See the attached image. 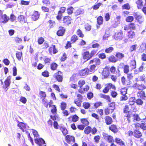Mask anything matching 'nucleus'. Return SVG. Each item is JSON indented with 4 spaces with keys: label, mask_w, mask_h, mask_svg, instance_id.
Listing matches in <instances>:
<instances>
[{
    "label": "nucleus",
    "mask_w": 146,
    "mask_h": 146,
    "mask_svg": "<svg viewBox=\"0 0 146 146\" xmlns=\"http://www.w3.org/2000/svg\"><path fill=\"white\" fill-rule=\"evenodd\" d=\"M122 9L123 10L125 9L129 10L131 8V7L129 3H126L122 6Z\"/></svg>",
    "instance_id": "obj_51"
},
{
    "label": "nucleus",
    "mask_w": 146,
    "mask_h": 146,
    "mask_svg": "<svg viewBox=\"0 0 146 146\" xmlns=\"http://www.w3.org/2000/svg\"><path fill=\"white\" fill-rule=\"evenodd\" d=\"M128 135L131 137L133 136L137 139L141 138L143 137V133L139 129H136L133 130V131L129 130L128 132Z\"/></svg>",
    "instance_id": "obj_2"
},
{
    "label": "nucleus",
    "mask_w": 146,
    "mask_h": 146,
    "mask_svg": "<svg viewBox=\"0 0 146 146\" xmlns=\"http://www.w3.org/2000/svg\"><path fill=\"white\" fill-rule=\"evenodd\" d=\"M11 76L7 77L4 82V84L3 85V88L4 89H6L9 87L11 84Z\"/></svg>",
    "instance_id": "obj_17"
},
{
    "label": "nucleus",
    "mask_w": 146,
    "mask_h": 146,
    "mask_svg": "<svg viewBox=\"0 0 146 146\" xmlns=\"http://www.w3.org/2000/svg\"><path fill=\"white\" fill-rule=\"evenodd\" d=\"M97 24L99 25H100L103 24V19L102 16H99L97 18Z\"/></svg>",
    "instance_id": "obj_41"
},
{
    "label": "nucleus",
    "mask_w": 146,
    "mask_h": 146,
    "mask_svg": "<svg viewBox=\"0 0 146 146\" xmlns=\"http://www.w3.org/2000/svg\"><path fill=\"white\" fill-rule=\"evenodd\" d=\"M137 8L138 9H141L143 6V0H137L135 2Z\"/></svg>",
    "instance_id": "obj_34"
},
{
    "label": "nucleus",
    "mask_w": 146,
    "mask_h": 146,
    "mask_svg": "<svg viewBox=\"0 0 146 146\" xmlns=\"http://www.w3.org/2000/svg\"><path fill=\"white\" fill-rule=\"evenodd\" d=\"M137 27L135 24L133 22L130 23L127 25H125L124 27V30L127 31L129 30H135L136 28Z\"/></svg>",
    "instance_id": "obj_10"
},
{
    "label": "nucleus",
    "mask_w": 146,
    "mask_h": 146,
    "mask_svg": "<svg viewBox=\"0 0 146 146\" xmlns=\"http://www.w3.org/2000/svg\"><path fill=\"white\" fill-rule=\"evenodd\" d=\"M108 59L110 62L115 63L118 61V59L116 57L113 55L111 54L110 56L108 58Z\"/></svg>",
    "instance_id": "obj_20"
},
{
    "label": "nucleus",
    "mask_w": 146,
    "mask_h": 146,
    "mask_svg": "<svg viewBox=\"0 0 146 146\" xmlns=\"http://www.w3.org/2000/svg\"><path fill=\"white\" fill-rule=\"evenodd\" d=\"M74 9L73 7L72 6L68 8L67 10V14L69 15H72L73 13Z\"/></svg>",
    "instance_id": "obj_57"
},
{
    "label": "nucleus",
    "mask_w": 146,
    "mask_h": 146,
    "mask_svg": "<svg viewBox=\"0 0 146 146\" xmlns=\"http://www.w3.org/2000/svg\"><path fill=\"white\" fill-rule=\"evenodd\" d=\"M76 33L79 37L83 38L84 36V34L80 29H78L77 30Z\"/></svg>",
    "instance_id": "obj_61"
},
{
    "label": "nucleus",
    "mask_w": 146,
    "mask_h": 146,
    "mask_svg": "<svg viewBox=\"0 0 146 146\" xmlns=\"http://www.w3.org/2000/svg\"><path fill=\"white\" fill-rule=\"evenodd\" d=\"M105 123L107 125L111 124L113 122L112 118L109 115H106L104 117Z\"/></svg>",
    "instance_id": "obj_21"
},
{
    "label": "nucleus",
    "mask_w": 146,
    "mask_h": 146,
    "mask_svg": "<svg viewBox=\"0 0 146 146\" xmlns=\"http://www.w3.org/2000/svg\"><path fill=\"white\" fill-rule=\"evenodd\" d=\"M90 106V104L89 102H84L83 103L82 106L85 109H88Z\"/></svg>",
    "instance_id": "obj_58"
},
{
    "label": "nucleus",
    "mask_w": 146,
    "mask_h": 146,
    "mask_svg": "<svg viewBox=\"0 0 146 146\" xmlns=\"http://www.w3.org/2000/svg\"><path fill=\"white\" fill-rule=\"evenodd\" d=\"M89 86L88 85H86L83 88H79L78 90V92L81 94H84L88 91L89 90Z\"/></svg>",
    "instance_id": "obj_24"
},
{
    "label": "nucleus",
    "mask_w": 146,
    "mask_h": 146,
    "mask_svg": "<svg viewBox=\"0 0 146 146\" xmlns=\"http://www.w3.org/2000/svg\"><path fill=\"white\" fill-rule=\"evenodd\" d=\"M135 19L139 23H141L143 22L144 19L143 17L140 15H136L135 16Z\"/></svg>",
    "instance_id": "obj_32"
},
{
    "label": "nucleus",
    "mask_w": 146,
    "mask_h": 146,
    "mask_svg": "<svg viewBox=\"0 0 146 146\" xmlns=\"http://www.w3.org/2000/svg\"><path fill=\"white\" fill-rule=\"evenodd\" d=\"M65 31V29L64 27L60 26L58 27V30L56 32V34L58 36H62L64 35Z\"/></svg>",
    "instance_id": "obj_15"
},
{
    "label": "nucleus",
    "mask_w": 146,
    "mask_h": 146,
    "mask_svg": "<svg viewBox=\"0 0 146 146\" xmlns=\"http://www.w3.org/2000/svg\"><path fill=\"white\" fill-rule=\"evenodd\" d=\"M111 88L115 90L116 88L114 85L110 83H108L102 90V92L104 94L107 93Z\"/></svg>",
    "instance_id": "obj_8"
},
{
    "label": "nucleus",
    "mask_w": 146,
    "mask_h": 146,
    "mask_svg": "<svg viewBox=\"0 0 146 146\" xmlns=\"http://www.w3.org/2000/svg\"><path fill=\"white\" fill-rule=\"evenodd\" d=\"M35 143L39 146H42L43 144H45V142L42 138H40L35 140Z\"/></svg>",
    "instance_id": "obj_29"
},
{
    "label": "nucleus",
    "mask_w": 146,
    "mask_h": 146,
    "mask_svg": "<svg viewBox=\"0 0 146 146\" xmlns=\"http://www.w3.org/2000/svg\"><path fill=\"white\" fill-rule=\"evenodd\" d=\"M39 95L40 98L43 101L45 100L46 97V94L45 92L43 91H40L39 93Z\"/></svg>",
    "instance_id": "obj_38"
},
{
    "label": "nucleus",
    "mask_w": 146,
    "mask_h": 146,
    "mask_svg": "<svg viewBox=\"0 0 146 146\" xmlns=\"http://www.w3.org/2000/svg\"><path fill=\"white\" fill-rule=\"evenodd\" d=\"M134 19V18L133 16H129L126 17L125 20L127 22L131 23L133 21Z\"/></svg>",
    "instance_id": "obj_53"
},
{
    "label": "nucleus",
    "mask_w": 146,
    "mask_h": 146,
    "mask_svg": "<svg viewBox=\"0 0 146 146\" xmlns=\"http://www.w3.org/2000/svg\"><path fill=\"white\" fill-rule=\"evenodd\" d=\"M135 86L139 90H143L146 89V86L143 84H139L136 83Z\"/></svg>",
    "instance_id": "obj_25"
},
{
    "label": "nucleus",
    "mask_w": 146,
    "mask_h": 146,
    "mask_svg": "<svg viewBox=\"0 0 146 146\" xmlns=\"http://www.w3.org/2000/svg\"><path fill=\"white\" fill-rule=\"evenodd\" d=\"M82 56L83 59L86 60V61H88L91 58L90 52L88 51H86L83 52Z\"/></svg>",
    "instance_id": "obj_19"
},
{
    "label": "nucleus",
    "mask_w": 146,
    "mask_h": 146,
    "mask_svg": "<svg viewBox=\"0 0 146 146\" xmlns=\"http://www.w3.org/2000/svg\"><path fill=\"white\" fill-rule=\"evenodd\" d=\"M53 76L58 82L60 83L63 82L64 76L62 71L60 70L57 71L54 73Z\"/></svg>",
    "instance_id": "obj_5"
},
{
    "label": "nucleus",
    "mask_w": 146,
    "mask_h": 146,
    "mask_svg": "<svg viewBox=\"0 0 146 146\" xmlns=\"http://www.w3.org/2000/svg\"><path fill=\"white\" fill-rule=\"evenodd\" d=\"M49 43L47 41H45L42 46V49L46 50L49 47Z\"/></svg>",
    "instance_id": "obj_54"
},
{
    "label": "nucleus",
    "mask_w": 146,
    "mask_h": 146,
    "mask_svg": "<svg viewBox=\"0 0 146 146\" xmlns=\"http://www.w3.org/2000/svg\"><path fill=\"white\" fill-rule=\"evenodd\" d=\"M135 127L136 129L140 127L143 131H145V130L144 128H145V126L144 125V124L143 123H136L134 124Z\"/></svg>",
    "instance_id": "obj_30"
},
{
    "label": "nucleus",
    "mask_w": 146,
    "mask_h": 146,
    "mask_svg": "<svg viewBox=\"0 0 146 146\" xmlns=\"http://www.w3.org/2000/svg\"><path fill=\"white\" fill-rule=\"evenodd\" d=\"M60 107L61 110H64L67 107V104L64 102H61L60 103Z\"/></svg>",
    "instance_id": "obj_46"
},
{
    "label": "nucleus",
    "mask_w": 146,
    "mask_h": 146,
    "mask_svg": "<svg viewBox=\"0 0 146 146\" xmlns=\"http://www.w3.org/2000/svg\"><path fill=\"white\" fill-rule=\"evenodd\" d=\"M130 66L132 69L135 68L136 67V62L135 60H131L130 63Z\"/></svg>",
    "instance_id": "obj_39"
},
{
    "label": "nucleus",
    "mask_w": 146,
    "mask_h": 146,
    "mask_svg": "<svg viewBox=\"0 0 146 146\" xmlns=\"http://www.w3.org/2000/svg\"><path fill=\"white\" fill-rule=\"evenodd\" d=\"M18 21L20 23H24L25 21V17L23 15H20L18 17Z\"/></svg>",
    "instance_id": "obj_47"
},
{
    "label": "nucleus",
    "mask_w": 146,
    "mask_h": 146,
    "mask_svg": "<svg viewBox=\"0 0 146 146\" xmlns=\"http://www.w3.org/2000/svg\"><path fill=\"white\" fill-rule=\"evenodd\" d=\"M137 44H134L130 46L129 48V50L130 52L135 51L137 48Z\"/></svg>",
    "instance_id": "obj_45"
},
{
    "label": "nucleus",
    "mask_w": 146,
    "mask_h": 146,
    "mask_svg": "<svg viewBox=\"0 0 146 146\" xmlns=\"http://www.w3.org/2000/svg\"><path fill=\"white\" fill-rule=\"evenodd\" d=\"M72 20V19L69 16H65L62 18V23L64 26H68L71 24Z\"/></svg>",
    "instance_id": "obj_7"
},
{
    "label": "nucleus",
    "mask_w": 146,
    "mask_h": 146,
    "mask_svg": "<svg viewBox=\"0 0 146 146\" xmlns=\"http://www.w3.org/2000/svg\"><path fill=\"white\" fill-rule=\"evenodd\" d=\"M17 126L19 127V128L23 132L25 131V129L26 128L25 124L22 122L19 123L17 124Z\"/></svg>",
    "instance_id": "obj_31"
},
{
    "label": "nucleus",
    "mask_w": 146,
    "mask_h": 146,
    "mask_svg": "<svg viewBox=\"0 0 146 146\" xmlns=\"http://www.w3.org/2000/svg\"><path fill=\"white\" fill-rule=\"evenodd\" d=\"M94 107L90 108L89 111L90 112H94L96 109L100 106H102L103 103L101 101H98L93 104Z\"/></svg>",
    "instance_id": "obj_13"
},
{
    "label": "nucleus",
    "mask_w": 146,
    "mask_h": 146,
    "mask_svg": "<svg viewBox=\"0 0 146 146\" xmlns=\"http://www.w3.org/2000/svg\"><path fill=\"white\" fill-rule=\"evenodd\" d=\"M113 50V48L112 47L110 46L105 48V52L107 54H110L111 53Z\"/></svg>",
    "instance_id": "obj_49"
},
{
    "label": "nucleus",
    "mask_w": 146,
    "mask_h": 146,
    "mask_svg": "<svg viewBox=\"0 0 146 146\" xmlns=\"http://www.w3.org/2000/svg\"><path fill=\"white\" fill-rule=\"evenodd\" d=\"M137 95V97L140 98H143L146 97L145 92L143 90L138 92Z\"/></svg>",
    "instance_id": "obj_33"
},
{
    "label": "nucleus",
    "mask_w": 146,
    "mask_h": 146,
    "mask_svg": "<svg viewBox=\"0 0 146 146\" xmlns=\"http://www.w3.org/2000/svg\"><path fill=\"white\" fill-rule=\"evenodd\" d=\"M51 108L50 111L53 114H57V109L56 105H53L52 107H51Z\"/></svg>",
    "instance_id": "obj_48"
},
{
    "label": "nucleus",
    "mask_w": 146,
    "mask_h": 146,
    "mask_svg": "<svg viewBox=\"0 0 146 146\" xmlns=\"http://www.w3.org/2000/svg\"><path fill=\"white\" fill-rule=\"evenodd\" d=\"M80 121L82 124L84 125L85 126H88L90 123L87 119L86 118L81 119Z\"/></svg>",
    "instance_id": "obj_37"
},
{
    "label": "nucleus",
    "mask_w": 146,
    "mask_h": 146,
    "mask_svg": "<svg viewBox=\"0 0 146 146\" xmlns=\"http://www.w3.org/2000/svg\"><path fill=\"white\" fill-rule=\"evenodd\" d=\"M16 58L18 60H20L22 56V52L21 51H17L16 53Z\"/></svg>",
    "instance_id": "obj_60"
},
{
    "label": "nucleus",
    "mask_w": 146,
    "mask_h": 146,
    "mask_svg": "<svg viewBox=\"0 0 146 146\" xmlns=\"http://www.w3.org/2000/svg\"><path fill=\"white\" fill-rule=\"evenodd\" d=\"M123 72L126 74H127L129 72V66L127 64L125 65L124 66Z\"/></svg>",
    "instance_id": "obj_62"
},
{
    "label": "nucleus",
    "mask_w": 146,
    "mask_h": 146,
    "mask_svg": "<svg viewBox=\"0 0 146 146\" xmlns=\"http://www.w3.org/2000/svg\"><path fill=\"white\" fill-rule=\"evenodd\" d=\"M48 51L50 54H55L57 53L58 51L55 45L52 44L48 49Z\"/></svg>",
    "instance_id": "obj_16"
},
{
    "label": "nucleus",
    "mask_w": 146,
    "mask_h": 146,
    "mask_svg": "<svg viewBox=\"0 0 146 146\" xmlns=\"http://www.w3.org/2000/svg\"><path fill=\"white\" fill-rule=\"evenodd\" d=\"M109 129L111 131L114 133H116L118 131L116 125L114 124H112L110 125L109 127Z\"/></svg>",
    "instance_id": "obj_26"
},
{
    "label": "nucleus",
    "mask_w": 146,
    "mask_h": 146,
    "mask_svg": "<svg viewBox=\"0 0 146 146\" xmlns=\"http://www.w3.org/2000/svg\"><path fill=\"white\" fill-rule=\"evenodd\" d=\"M99 96L100 98L107 100L108 102H110L111 101L110 96L109 95L100 94L99 95Z\"/></svg>",
    "instance_id": "obj_28"
},
{
    "label": "nucleus",
    "mask_w": 146,
    "mask_h": 146,
    "mask_svg": "<svg viewBox=\"0 0 146 146\" xmlns=\"http://www.w3.org/2000/svg\"><path fill=\"white\" fill-rule=\"evenodd\" d=\"M115 56L118 60H121L125 56L124 54L120 52H117L116 53Z\"/></svg>",
    "instance_id": "obj_36"
},
{
    "label": "nucleus",
    "mask_w": 146,
    "mask_h": 146,
    "mask_svg": "<svg viewBox=\"0 0 146 146\" xmlns=\"http://www.w3.org/2000/svg\"><path fill=\"white\" fill-rule=\"evenodd\" d=\"M85 83V80H84L81 79L79 80L78 82V85L79 88H82Z\"/></svg>",
    "instance_id": "obj_50"
},
{
    "label": "nucleus",
    "mask_w": 146,
    "mask_h": 146,
    "mask_svg": "<svg viewBox=\"0 0 146 146\" xmlns=\"http://www.w3.org/2000/svg\"><path fill=\"white\" fill-rule=\"evenodd\" d=\"M40 14L38 11H34L31 15V19L33 21H35L37 20L39 17Z\"/></svg>",
    "instance_id": "obj_18"
},
{
    "label": "nucleus",
    "mask_w": 146,
    "mask_h": 146,
    "mask_svg": "<svg viewBox=\"0 0 146 146\" xmlns=\"http://www.w3.org/2000/svg\"><path fill=\"white\" fill-rule=\"evenodd\" d=\"M79 117L76 114L71 115L67 118L68 121L69 123L76 122L79 120Z\"/></svg>",
    "instance_id": "obj_9"
},
{
    "label": "nucleus",
    "mask_w": 146,
    "mask_h": 146,
    "mask_svg": "<svg viewBox=\"0 0 146 146\" xmlns=\"http://www.w3.org/2000/svg\"><path fill=\"white\" fill-rule=\"evenodd\" d=\"M136 36L135 33L133 31L130 30L127 32L126 35V36L127 39H125L124 40L125 43H126L128 41V39H132L135 38Z\"/></svg>",
    "instance_id": "obj_6"
},
{
    "label": "nucleus",
    "mask_w": 146,
    "mask_h": 146,
    "mask_svg": "<svg viewBox=\"0 0 146 146\" xmlns=\"http://www.w3.org/2000/svg\"><path fill=\"white\" fill-rule=\"evenodd\" d=\"M103 135L104 139L108 143H111L114 142L113 137L112 136L105 133H104Z\"/></svg>",
    "instance_id": "obj_14"
},
{
    "label": "nucleus",
    "mask_w": 146,
    "mask_h": 146,
    "mask_svg": "<svg viewBox=\"0 0 146 146\" xmlns=\"http://www.w3.org/2000/svg\"><path fill=\"white\" fill-rule=\"evenodd\" d=\"M58 66V64L56 63L52 62L50 65V69L54 71L57 70Z\"/></svg>",
    "instance_id": "obj_35"
},
{
    "label": "nucleus",
    "mask_w": 146,
    "mask_h": 146,
    "mask_svg": "<svg viewBox=\"0 0 146 146\" xmlns=\"http://www.w3.org/2000/svg\"><path fill=\"white\" fill-rule=\"evenodd\" d=\"M1 16V19L3 20V21H2L3 23H6L8 21L9 19V17H7L6 14L2 15Z\"/></svg>",
    "instance_id": "obj_42"
},
{
    "label": "nucleus",
    "mask_w": 146,
    "mask_h": 146,
    "mask_svg": "<svg viewBox=\"0 0 146 146\" xmlns=\"http://www.w3.org/2000/svg\"><path fill=\"white\" fill-rule=\"evenodd\" d=\"M115 103L112 102L108 104L107 107L104 109V112L105 115H108L112 113L115 108Z\"/></svg>",
    "instance_id": "obj_3"
},
{
    "label": "nucleus",
    "mask_w": 146,
    "mask_h": 146,
    "mask_svg": "<svg viewBox=\"0 0 146 146\" xmlns=\"http://www.w3.org/2000/svg\"><path fill=\"white\" fill-rule=\"evenodd\" d=\"M133 121H139L141 119L140 118L139 115L138 114H134L133 115Z\"/></svg>",
    "instance_id": "obj_56"
},
{
    "label": "nucleus",
    "mask_w": 146,
    "mask_h": 146,
    "mask_svg": "<svg viewBox=\"0 0 146 146\" xmlns=\"http://www.w3.org/2000/svg\"><path fill=\"white\" fill-rule=\"evenodd\" d=\"M110 73L109 70V67L106 66L102 72V75L104 78H107L110 76Z\"/></svg>",
    "instance_id": "obj_12"
},
{
    "label": "nucleus",
    "mask_w": 146,
    "mask_h": 146,
    "mask_svg": "<svg viewBox=\"0 0 146 146\" xmlns=\"http://www.w3.org/2000/svg\"><path fill=\"white\" fill-rule=\"evenodd\" d=\"M135 97H132L129 98L128 101V104L130 106H132L135 103Z\"/></svg>",
    "instance_id": "obj_52"
},
{
    "label": "nucleus",
    "mask_w": 146,
    "mask_h": 146,
    "mask_svg": "<svg viewBox=\"0 0 146 146\" xmlns=\"http://www.w3.org/2000/svg\"><path fill=\"white\" fill-rule=\"evenodd\" d=\"M48 23L49 24V27L50 28L53 27L55 24V22L51 20H49Z\"/></svg>",
    "instance_id": "obj_63"
},
{
    "label": "nucleus",
    "mask_w": 146,
    "mask_h": 146,
    "mask_svg": "<svg viewBox=\"0 0 146 146\" xmlns=\"http://www.w3.org/2000/svg\"><path fill=\"white\" fill-rule=\"evenodd\" d=\"M123 112L125 114L124 117H126L128 121V123L131 122L132 117V113L129 110V107L128 105H125L123 109Z\"/></svg>",
    "instance_id": "obj_4"
},
{
    "label": "nucleus",
    "mask_w": 146,
    "mask_h": 146,
    "mask_svg": "<svg viewBox=\"0 0 146 146\" xmlns=\"http://www.w3.org/2000/svg\"><path fill=\"white\" fill-rule=\"evenodd\" d=\"M60 129L64 135L65 136L68 133V131L66 127H61Z\"/></svg>",
    "instance_id": "obj_55"
},
{
    "label": "nucleus",
    "mask_w": 146,
    "mask_h": 146,
    "mask_svg": "<svg viewBox=\"0 0 146 146\" xmlns=\"http://www.w3.org/2000/svg\"><path fill=\"white\" fill-rule=\"evenodd\" d=\"M127 89L125 87L121 88L120 90V94L121 95L126 94L127 93Z\"/></svg>",
    "instance_id": "obj_59"
},
{
    "label": "nucleus",
    "mask_w": 146,
    "mask_h": 146,
    "mask_svg": "<svg viewBox=\"0 0 146 146\" xmlns=\"http://www.w3.org/2000/svg\"><path fill=\"white\" fill-rule=\"evenodd\" d=\"M78 38L77 35L74 34L70 38L71 42L72 43H74L76 42L78 40Z\"/></svg>",
    "instance_id": "obj_43"
},
{
    "label": "nucleus",
    "mask_w": 146,
    "mask_h": 146,
    "mask_svg": "<svg viewBox=\"0 0 146 146\" xmlns=\"http://www.w3.org/2000/svg\"><path fill=\"white\" fill-rule=\"evenodd\" d=\"M109 70L111 73L115 74L118 76H119L121 75V72L119 68H117L116 71V67L114 66H112L110 68L109 67Z\"/></svg>",
    "instance_id": "obj_11"
},
{
    "label": "nucleus",
    "mask_w": 146,
    "mask_h": 146,
    "mask_svg": "<svg viewBox=\"0 0 146 146\" xmlns=\"http://www.w3.org/2000/svg\"><path fill=\"white\" fill-rule=\"evenodd\" d=\"M98 58H94L90 60L89 64H91L89 68L86 67L79 71V74L81 76H86L92 73H93L96 70L97 66H99L101 63L100 59L104 60L106 58V56L105 53H99L98 55Z\"/></svg>",
    "instance_id": "obj_1"
},
{
    "label": "nucleus",
    "mask_w": 146,
    "mask_h": 146,
    "mask_svg": "<svg viewBox=\"0 0 146 146\" xmlns=\"http://www.w3.org/2000/svg\"><path fill=\"white\" fill-rule=\"evenodd\" d=\"M123 31L121 30L119 32L115 33L114 36V38L115 39H121L122 38Z\"/></svg>",
    "instance_id": "obj_23"
},
{
    "label": "nucleus",
    "mask_w": 146,
    "mask_h": 146,
    "mask_svg": "<svg viewBox=\"0 0 146 146\" xmlns=\"http://www.w3.org/2000/svg\"><path fill=\"white\" fill-rule=\"evenodd\" d=\"M91 127L90 126H88L84 129V133L86 135H88L91 132Z\"/></svg>",
    "instance_id": "obj_44"
},
{
    "label": "nucleus",
    "mask_w": 146,
    "mask_h": 146,
    "mask_svg": "<svg viewBox=\"0 0 146 146\" xmlns=\"http://www.w3.org/2000/svg\"><path fill=\"white\" fill-rule=\"evenodd\" d=\"M115 143L120 146H126L124 142L121 139L118 137H116L115 139Z\"/></svg>",
    "instance_id": "obj_22"
},
{
    "label": "nucleus",
    "mask_w": 146,
    "mask_h": 146,
    "mask_svg": "<svg viewBox=\"0 0 146 146\" xmlns=\"http://www.w3.org/2000/svg\"><path fill=\"white\" fill-rule=\"evenodd\" d=\"M44 41V39L43 37H39L38 38L37 42L38 44L39 45L42 44L43 43Z\"/></svg>",
    "instance_id": "obj_64"
},
{
    "label": "nucleus",
    "mask_w": 146,
    "mask_h": 146,
    "mask_svg": "<svg viewBox=\"0 0 146 146\" xmlns=\"http://www.w3.org/2000/svg\"><path fill=\"white\" fill-rule=\"evenodd\" d=\"M65 139L67 142L68 143H70L71 142L73 143L75 142V138L74 136L68 135L66 137Z\"/></svg>",
    "instance_id": "obj_27"
},
{
    "label": "nucleus",
    "mask_w": 146,
    "mask_h": 146,
    "mask_svg": "<svg viewBox=\"0 0 146 146\" xmlns=\"http://www.w3.org/2000/svg\"><path fill=\"white\" fill-rule=\"evenodd\" d=\"M144 75L140 76L138 78H136L135 79V81L136 82H138L139 81L145 82V78Z\"/></svg>",
    "instance_id": "obj_40"
}]
</instances>
